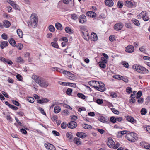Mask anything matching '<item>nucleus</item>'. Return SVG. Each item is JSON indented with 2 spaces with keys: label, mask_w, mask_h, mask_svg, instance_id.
Here are the masks:
<instances>
[{
  "label": "nucleus",
  "mask_w": 150,
  "mask_h": 150,
  "mask_svg": "<svg viewBox=\"0 0 150 150\" xmlns=\"http://www.w3.org/2000/svg\"><path fill=\"white\" fill-rule=\"evenodd\" d=\"M90 85H93L95 89L100 92H103L105 91L106 88L104 84L101 82H99L96 81H89Z\"/></svg>",
  "instance_id": "obj_1"
},
{
  "label": "nucleus",
  "mask_w": 150,
  "mask_h": 150,
  "mask_svg": "<svg viewBox=\"0 0 150 150\" xmlns=\"http://www.w3.org/2000/svg\"><path fill=\"white\" fill-rule=\"evenodd\" d=\"M32 78L41 87H46L48 86V83L43 78L36 75H33Z\"/></svg>",
  "instance_id": "obj_2"
},
{
  "label": "nucleus",
  "mask_w": 150,
  "mask_h": 150,
  "mask_svg": "<svg viewBox=\"0 0 150 150\" xmlns=\"http://www.w3.org/2000/svg\"><path fill=\"white\" fill-rule=\"evenodd\" d=\"M38 17L35 14H32L31 16V20L28 22L29 26L33 28L36 27L38 25Z\"/></svg>",
  "instance_id": "obj_3"
},
{
  "label": "nucleus",
  "mask_w": 150,
  "mask_h": 150,
  "mask_svg": "<svg viewBox=\"0 0 150 150\" xmlns=\"http://www.w3.org/2000/svg\"><path fill=\"white\" fill-rule=\"evenodd\" d=\"M132 68L137 72L141 74L147 73L148 72L147 69L139 65H134L132 66Z\"/></svg>",
  "instance_id": "obj_4"
},
{
  "label": "nucleus",
  "mask_w": 150,
  "mask_h": 150,
  "mask_svg": "<svg viewBox=\"0 0 150 150\" xmlns=\"http://www.w3.org/2000/svg\"><path fill=\"white\" fill-rule=\"evenodd\" d=\"M108 57H101V61L98 62V64L100 67L103 69L106 68V64L108 62L107 59Z\"/></svg>",
  "instance_id": "obj_5"
},
{
  "label": "nucleus",
  "mask_w": 150,
  "mask_h": 150,
  "mask_svg": "<svg viewBox=\"0 0 150 150\" xmlns=\"http://www.w3.org/2000/svg\"><path fill=\"white\" fill-rule=\"evenodd\" d=\"M77 125V123L74 121H72L69 122L67 125L68 128H75Z\"/></svg>",
  "instance_id": "obj_6"
},
{
  "label": "nucleus",
  "mask_w": 150,
  "mask_h": 150,
  "mask_svg": "<svg viewBox=\"0 0 150 150\" xmlns=\"http://www.w3.org/2000/svg\"><path fill=\"white\" fill-rule=\"evenodd\" d=\"M123 26V24L121 22H119L114 25V28L115 30L118 31L121 30Z\"/></svg>",
  "instance_id": "obj_7"
},
{
  "label": "nucleus",
  "mask_w": 150,
  "mask_h": 150,
  "mask_svg": "<svg viewBox=\"0 0 150 150\" xmlns=\"http://www.w3.org/2000/svg\"><path fill=\"white\" fill-rule=\"evenodd\" d=\"M125 50L127 52L132 53L134 51V48L133 45H129L125 48Z\"/></svg>",
  "instance_id": "obj_8"
},
{
  "label": "nucleus",
  "mask_w": 150,
  "mask_h": 150,
  "mask_svg": "<svg viewBox=\"0 0 150 150\" xmlns=\"http://www.w3.org/2000/svg\"><path fill=\"white\" fill-rule=\"evenodd\" d=\"M45 147L49 150H55L56 148L52 144L47 142L44 145Z\"/></svg>",
  "instance_id": "obj_9"
},
{
  "label": "nucleus",
  "mask_w": 150,
  "mask_h": 150,
  "mask_svg": "<svg viewBox=\"0 0 150 150\" xmlns=\"http://www.w3.org/2000/svg\"><path fill=\"white\" fill-rule=\"evenodd\" d=\"M115 143L111 138L109 137L108 138L107 144L110 148H113Z\"/></svg>",
  "instance_id": "obj_10"
},
{
  "label": "nucleus",
  "mask_w": 150,
  "mask_h": 150,
  "mask_svg": "<svg viewBox=\"0 0 150 150\" xmlns=\"http://www.w3.org/2000/svg\"><path fill=\"white\" fill-rule=\"evenodd\" d=\"M86 21V16L84 14L80 15L79 18V22L82 24L84 23Z\"/></svg>",
  "instance_id": "obj_11"
},
{
  "label": "nucleus",
  "mask_w": 150,
  "mask_h": 150,
  "mask_svg": "<svg viewBox=\"0 0 150 150\" xmlns=\"http://www.w3.org/2000/svg\"><path fill=\"white\" fill-rule=\"evenodd\" d=\"M86 14L88 17L94 18L96 16V14L92 11H88L86 12Z\"/></svg>",
  "instance_id": "obj_12"
},
{
  "label": "nucleus",
  "mask_w": 150,
  "mask_h": 150,
  "mask_svg": "<svg viewBox=\"0 0 150 150\" xmlns=\"http://www.w3.org/2000/svg\"><path fill=\"white\" fill-rule=\"evenodd\" d=\"M0 60L4 62H6L9 65H11L13 64L11 60L6 59L3 57H1L0 58Z\"/></svg>",
  "instance_id": "obj_13"
},
{
  "label": "nucleus",
  "mask_w": 150,
  "mask_h": 150,
  "mask_svg": "<svg viewBox=\"0 0 150 150\" xmlns=\"http://www.w3.org/2000/svg\"><path fill=\"white\" fill-rule=\"evenodd\" d=\"M76 135L79 138L83 139L87 136L86 134L81 132H78L76 134Z\"/></svg>",
  "instance_id": "obj_14"
},
{
  "label": "nucleus",
  "mask_w": 150,
  "mask_h": 150,
  "mask_svg": "<svg viewBox=\"0 0 150 150\" xmlns=\"http://www.w3.org/2000/svg\"><path fill=\"white\" fill-rule=\"evenodd\" d=\"M82 33L83 38L87 41L89 39V37L88 30H87L86 31L84 32L83 33Z\"/></svg>",
  "instance_id": "obj_15"
},
{
  "label": "nucleus",
  "mask_w": 150,
  "mask_h": 150,
  "mask_svg": "<svg viewBox=\"0 0 150 150\" xmlns=\"http://www.w3.org/2000/svg\"><path fill=\"white\" fill-rule=\"evenodd\" d=\"M5 104L13 110H17L18 109V108L9 104L8 101H6L5 102Z\"/></svg>",
  "instance_id": "obj_16"
},
{
  "label": "nucleus",
  "mask_w": 150,
  "mask_h": 150,
  "mask_svg": "<svg viewBox=\"0 0 150 150\" xmlns=\"http://www.w3.org/2000/svg\"><path fill=\"white\" fill-rule=\"evenodd\" d=\"M126 119L128 121L134 124L136 123V120L134 119L132 116H128L126 117Z\"/></svg>",
  "instance_id": "obj_17"
},
{
  "label": "nucleus",
  "mask_w": 150,
  "mask_h": 150,
  "mask_svg": "<svg viewBox=\"0 0 150 150\" xmlns=\"http://www.w3.org/2000/svg\"><path fill=\"white\" fill-rule=\"evenodd\" d=\"M62 73L70 77L71 78V79H73L74 78V76H72V75L74 76V75L68 71L65 70L63 71H62Z\"/></svg>",
  "instance_id": "obj_18"
},
{
  "label": "nucleus",
  "mask_w": 150,
  "mask_h": 150,
  "mask_svg": "<svg viewBox=\"0 0 150 150\" xmlns=\"http://www.w3.org/2000/svg\"><path fill=\"white\" fill-rule=\"evenodd\" d=\"M73 142L74 143L77 145H80L82 143L81 142V139L77 137H75L74 138Z\"/></svg>",
  "instance_id": "obj_19"
},
{
  "label": "nucleus",
  "mask_w": 150,
  "mask_h": 150,
  "mask_svg": "<svg viewBox=\"0 0 150 150\" xmlns=\"http://www.w3.org/2000/svg\"><path fill=\"white\" fill-rule=\"evenodd\" d=\"M105 5L108 6H112L113 5V2L112 0H105Z\"/></svg>",
  "instance_id": "obj_20"
},
{
  "label": "nucleus",
  "mask_w": 150,
  "mask_h": 150,
  "mask_svg": "<svg viewBox=\"0 0 150 150\" xmlns=\"http://www.w3.org/2000/svg\"><path fill=\"white\" fill-rule=\"evenodd\" d=\"M125 137L128 140L130 141L134 142V139L132 137L130 133H128V132L126 135Z\"/></svg>",
  "instance_id": "obj_21"
},
{
  "label": "nucleus",
  "mask_w": 150,
  "mask_h": 150,
  "mask_svg": "<svg viewBox=\"0 0 150 150\" xmlns=\"http://www.w3.org/2000/svg\"><path fill=\"white\" fill-rule=\"evenodd\" d=\"M16 61L18 64H22L24 63V60L21 57H17Z\"/></svg>",
  "instance_id": "obj_22"
},
{
  "label": "nucleus",
  "mask_w": 150,
  "mask_h": 150,
  "mask_svg": "<svg viewBox=\"0 0 150 150\" xmlns=\"http://www.w3.org/2000/svg\"><path fill=\"white\" fill-rule=\"evenodd\" d=\"M8 45V43L6 41H4L2 42L0 45L1 48L3 49L5 47L7 46Z\"/></svg>",
  "instance_id": "obj_23"
},
{
  "label": "nucleus",
  "mask_w": 150,
  "mask_h": 150,
  "mask_svg": "<svg viewBox=\"0 0 150 150\" xmlns=\"http://www.w3.org/2000/svg\"><path fill=\"white\" fill-rule=\"evenodd\" d=\"M3 23L4 26L6 28L9 27L11 25L10 22L6 20H4Z\"/></svg>",
  "instance_id": "obj_24"
},
{
  "label": "nucleus",
  "mask_w": 150,
  "mask_h": 150,
  "mask_svg": "<svg viewBox=\"0 0 150 150\" xmlns=\"http://www.w3.org/2000/svg\"><path fill=\"white\" fill-rule=\"evenodd\" d=\"M55 27L56 29L59 30H61L62 29V25L59 23H56L55 24Z\"/></svg>",
  "instance_id": "obj_25"
},
{
  "label": "nucleus",
  "mask_w": 150,
  "mask_h": 150,
  "mask_svg": "<svg viewBox=\"0 0 150 150\" xmlns=\"http://www.w3.org/2000/svg\"><path fill=\"white\" fill-rule=\"evenodd\" d=\"M65 30L66 32L70 34L73 33V31L71 30V28L69 27H67L65 28Z\"/></svg>",
  "instance_id": "obj_26"
},
{
  "label": "nucleus",
  "mask_w": 150,
  "mask_h": 150,
  "mask_svg": "<svg viewBox=\"0 0 150 150\" xmlns=\"http://www.w3.org/2000/svg\"><path fill=\"white\" fill-rule=\"evenodd\" d=\"M66 137L68 138L70 141H71L73 139L72 133L71 132H67L66 134Z\"/></svg>",
  "instance_id": "obj_27"
},
{
  "label": "nucleus",
  "mask_w": 150,
  "mask_h": 150,
  "mask_svg": "<svg viewBox=\"0 0 150 150\" xmlns=\"http://www.w3.org/2000/svg\"><path fill=\"white\" fill-rule=\"evenodd\" d=\"M8 41L9 43L12 46L15 47L16 46V43L13 39H10Z\"/></svg>",
  "instance_id": "obj_28"
},
{
  "label": "nucleus",
  "mask_w": 150,
  "mask_h": 150,
  "mask_svg": "<svg viewBox=\"0 0 150 150\" xmlns=\"http://www.w3.org/2000/svg\"><path fill=\"white\" fill-rule=\"evenodd\" d=\"M17 33L18 36L20 38H22L23 34L22 31L20 29H18L17 30Z\"/></svg>",
  "instance_id": "obj_29"
},
{
  "label": "nucleus",
  "mask_w": 150,
  "mask_h": 150,
  "mask_svg": "<svg viewBox=\"0 0 150 150\" xmlns=\"http://www.w3.org/2000/svg\"><path fill=\"white\" fill-rule=\"evenodd\" d=\"M79 31L81 32L82 33H83V32L86 31L87 30L86 27L83 26H80L79 27Z\"/></svg>",
  "instance_id": "obj_30"
},
{
  "label": "nucleus",
  "mask_w": 150,
  "mask_h": 150,
  "mask_svg": "<svg viewBox=\"0 0 150 150\" xmlns=\"http://www.w3.org/2000/svg\"><path fill=\"white\" fill-rule=\"evenodd\" d=\"M94 101L96 102L99 105H101L103 103V100L101 99L98 98L97 99H93Z\"/></svg>",
  "instance_id": "obj_31"
},
{
  "label": "nucleus",
  "mask_w": 150,
  "mask_h": 150,
  "mask_svg": "<svg viewBox=\"0 0 150 150\" xmlns=\"http://www.w3.org/2000/svg\"><path fill=\"white\" fill-rule=\"evenodd\" d=\"M61 110L60 107L58 106H57L54 107V111L55 113H58Z\"/></svg>",
  "instance_id": "obj_32"
},
{
  "label": "nucleus",
  "mask_w": 150,
  "mask_h": 150,
  "mask_svg": "<svg viewBox=\"0 0 150 150\" xmlns=\"http://www.w3.org/2000/svg\"><path fill=\"white\" fill-rule=\"evenodd\" d=\"M140 146L146 149L148 147V145H146V142H142L140 143Z\"/></svg>",
  "instance_id": "obj_33"
},
{
  "label": "nucleus",
  "mask_w": 150,
  "mask_h": 150,
  "mask_svg": "<svg viewBox=\"0 0 150 150\" xmlns=\"http://www.w3.org/2000/svg\"><path fill=\"white\" fill-rule=\"evenodd\" d=\"M77 96L79 98L82 99L84 100L85 99V96L82 93H77Z\"/></svg>",
  "instance_id": "obj_34"
},
{
  "label": "nucleus",
  "mask_w": 150,
  "mask_h": 150,
  "mask_svg": "<svg viewBox=\"0 0 150 150\" xmlns=\"http://www.w3.org/2000/svg\"><path fill=\"white\" fill-rule=\"evenodd\" d=\"M131 21L134 24L137 26H138L140 25L139 21L137 19H132Z\"/></svg>",
  "instance_id": "obj_35"
},
{
  "label": "nucleus",
  "mask_w": 150,
  "mask_h": 150,
  "mask_svg": "<svg viewBox=\"0 0 150 150\" xmlns=\"http://www.w3.org/2000/svg\"><path fill=\"white\" fill-rule=\"evenodd\" d=\"M125 5L129 7H131L132 6V3L130 1H126L125 2Z\"/></svg>",
  "instance_id": "obj_36"
},
{
  "label": "nucleus",
  "mask_w": 150,
  "mask_h": 150,
  "mask_svg": "<svg viewBox=\"0 0 150 150\" xmlns=\"http://www.w3.org/2000/svg\"><path fill=\"white\" fill-rule=\"evenodd\" d=\"M147 111L146 109L143 108L141 109L140 111V113L142 115H144L146 114Z\"/></svg>",
  "instance_id": "obj_37"
},
{
  "label": "nucleus",
  "mask_w": 150,
  "mask_h": 150,
  "mask_svg": "<svg viewBox=\"0 0 150 150\" xmlns=\"http://www.w3.org/2000/svg\"><path fill=\"white\" fill-rule=\"evenodd\" d=\"M71 18L74 20H76L78 19V17L77 15L75 13H74L71 14Z\"/></svg>",
  "instance_id": "obj_38"
},
{
  "label": "nucleus",
  "mask_w": 150,
  "mask_h": 150,
  "mask_svg": "<svg viewBox=\"0 0 150 150\" xmlns=\"http://www.w3.org/2000/svg\"><path fill=\"white\" fill-rule=\"evenodd\" d=\"M116 118L114 116H112L110 118V122L113 123H115L116 122Z\"/></svg>",
  "instance_id": "obj_39"
},
{
  "label": "nucleus",
  "mask_w": 150,
  "mask_h": 150,
  "mask_svg": "<svg viewBox=\"0 0 150 150\" xmlns=\"http://www.w3.org/2000/svg\"><path fill=\"white\" fill-rule=\"evenodd\" d=\"M27 100L30 103H33L34 102V99L33 97H29L27 98Z\"/></svg>",
  "instance_id": "obj_40"
},
{
  "label": "nucleus",
  "mask_w": 150,
  "mask_h": 150,
  "mask_svg": "<svg viewBox=\"0 0 150 150\" xmlns=\"http://www.w3.org/2000/svg\"><path fill=\"white\" fill-rule=\"evenodd\" d=\"M49 30L52 32H53L54 31L55 28L52 25H50L49 26Z\"/></svg>",
  "instance_id": "obj_41"
},
{
  "label": "nucleus",
  "mask_w": 150,
  "mask_h": 150,
  "mask_svg": "<svg viewBox=\"0 0 150 150\" xmlns=\"http://www.w3.org/2000/svg\"><path fill=\"white\" fill-rule=\"evenodd\" d=\"M91 35H93V40L96 41L97 40L98 37L96 34L93 32L91 33Z\"/></svg>",
  "instance_id": "obj_42"
},
{
  "label": "nucleus",
  "mask_w": 150,
  "mask_h": 150,
  "mask_svg": "<svg viewBox=\"0 0 150 150\" xmlns=\"http://www.w3.org/2000/svg\"><path fill=\"white\" fill-rule=\"evenodd\" d=\"M51 45L52 46H53L54 47L56 48H59V46L58 44L56 43L52 42L51 43Z\"/></svg>",
  "instance_id": "obj_43"
},
{
  "label": "nucleus",
  "mask_w": 150,
  "mask_h": 150,
  "mask_svg": "<svg viewBox=\"0 0 150 150\" xmlns=\"http://www.w3.org/2000/svg\"><path fill=\"white\" fill-rule=\"evenodd\" d=\"M16 47L18 49L21 50L23 48V46L22 44L19 43L16 45Z\"/></svg>",
  "instance_id": "obj_44"
},
{
  "label": "nucleus",
  "mask_w": 150,
  "mask_h": 150,
  "mask_svg": "<svg viewBox=\"0 0 150 150\" xmlns=\"http://www.w3.org/2000/svg\"><path fill=\"white\" fill-rule=\"evenodd\" d=\"M67 86L74 87L75 88L76 86V85L75 83H72L69 82H67Z\"/></svg>",
  "instance_id": "obj_45"
},
{
  "label": "nucleus",
  "mask_w": 150,
  "mask_h": 150,
  "mask_svg": "<svg viewBox=\"0 0 150 150\" xmlns=\"http://www.w3.org/2000/svg\"><path fill=\"white\" fill-rule=\"evenodd\" d=\"M38 110L40 111L41 113L44 115H46V114L45 112L44 111V109L42 108L39 107L38 108Z\"/></svg>",
  "instance_id": "obj_46"
},
{
  "label": "nucleus",
  "mask_w": 150,
  "mask_h": 150,
  "mask_svg": "<svg viewBox=\"0 0 150 150\" xmlns=\"http://www.w3.org/2000/svg\"><path fill=\"white\" fill-rule=\"evenodd\" d=\"M126 91L128 94H130L132 91V88L129 87H127L126 88Z\"/></svg>",
  "instance_id": "obj_47"
},
{
  "label": "nucleus",
  "mask_w": 150,
  "mask_h": 150,
  "mask_svg": "<svg viewBox=\"0 0 150 150\" xmlns=\"http://www.w3.org/2000/svg\"><path fill=\"white\" fill-rule=\"evenodd\" d=\"M16 77L18 80L20 81H22L23 77L22 76L19 74H18L16 76Z\"/></svg>",
  "instance_id": "obj_48"
},
{
  "label": "nucleus",
  "mask_w": 150,
  "mask_h": 150,
  "mask_svg": "<svg viewBox=\"0 0 150 150\" xmlns=\"http://www.w3.org/2000/svg\"><path fill=\"white\" fill-rule=\"evenodd\" d=\"M72 91V90L70 88H68L66 91V93L68 95H71Z\"/></svg>",
  "instance_id": "obj_49"
},
{
  "label": "nucleus",
  "mask_w": 150,
  "mask_h": 150,
  "mask_svg": "<svg viewBox=\"0 0 150 150\" xmlns=\"http://www.w3.org/2000/svg\"><path fill=\"white\" fill-rule=\"evenodd\" d=\"M117 5L119 8H121L123 6V4L121 1H119L117 2Z\"/></svg>",
  "instance_id": "obj_50"
},
{
  "label": "nucleus",
  "mask_w": 150,
  "mask_h": 150,
  "mask_svg": "<svg viewBox=\"0 0 150 150\" xmlns=\"http://www.w3.org/2000/svg\"><path fill=\"white\" fill-rule=\"evenodd\" d=\"M83 128L85 129H91L92 128V126L88 124H85Z\"/></svg>",
  "instance_id": "obj_51"
},
{
  "label": "nucleus",
  "mask_w": 150,
  "mask_h": 150,
  "mask_svg": "<svg viewBox=\"0 0 150 150\" xmlns=\"http://www.w3.org/2000/svg\"><path fill=\"white\" fill-rule=\"evenodd\" d=\"M110 96L112 98H116L117 97L116 93L115 92H112L110 94Z\"/></svg>",
  "instance_id": "obj_52"
},
{
  "label": "nucleus",
  "mask_w": 150,
  "mask_h": 150,
  "mask_svg": "<svg viewBox=\"0 0 150 150\" xmlns=\"http://www.w3.org/2000/svg\"><path fill=\"white\" fill-rule=\"evenodd\" d=\"M122 76L118 75H115L113 76V78L117 79H121Z\"/></svg>",
  "instance_id": "obj_53"
},
{
  "label": "nucleus",
  "mask_w": 150,
  "mask_h": 150,
  "mask_svg": "<svg viewBox=\"0 0 150 150\" xmlns=\"http://www.w3.org/2000/svg\"><path fill=\"white\" fill-rule=\"evenodd\" d=\"M12 102L14 105L17 106H18L20 105V104L16 100H12Z\"/></svg>",
  "instance_id": "obj_54"
},
{
  "label": "nucleus",
  "mask_w": 150,
  "mask_h": 150,
  "mask_svg": "<svg viewBox=\"0 0 150 150\" xmlns=\"http://www.w3.org/2000/svg\"><path fill=\"white\" fill-rule=\"evenodd\" d=\"M130 134L132 138H133V139H134L137 137V134L136 133L134 132H130Z\"/></svg>",
  "instance_id": "obj_55"
},
{
  "label": "nucleus",
  "mask_w": 150,
  "mask_h": 150,
  "mask_svg": "<svg viewBox=\"0 0 150 150\" xmlns=\"http://www.w3.org/2000/svg\"><path fill=\"white\" fill-rule=\"evenodd\" d=\"M58 117L56 115H53L52 116V117H51V120L52 121H56V120H57V119Z\"/></svg>",
  "instance_id": "obj_56"
},
{
  "label": "nucleus",
  "mask_w": 150,
  "mask_h": 150,
  "mask_svg": "<svg viewBox=\"0 0 150 150\" xmlns=\"http://www.w3.org/2000/svg\"><path fill=\"white\" fill-rule=\"evenodd\" d=\"M131 98L129 100V102L133 103H135L136 102V100L134 99L135 97H131Z\"/></svg>",
  "instance_id": "obj_57"
},
{
  "label": "nucleus",
  "mask_w": 150,
  "mask_h": 150,
  "mask_svg": "<svg viewBox=\"0 0 150 150\" xmlns=\"http://www.w3.org/2000/svg\"><path fill=\"white\" fill-rule=\"evenodd\" d=\"M112 110L113 112L116 114L118 115L119 113V112L114 108H112Z\"/></svg>",
  "instance_id": "obj_58"
},
{
  "label": "nucleus",
  "mask_w": 150,
  "mask_h": 150,
  "mask_svg": "<svg viewBox=\"0 0 150 150\" xmlns=\"http://www.w3.org/2000/svg\"><path fill=\"white\" fill-rule=\"evenodd\" d=\"M121 80H122L123 81L126 83H127L129 81L127 77L123 76H122Z\"/></svg>",
  "instance_id": "obj_59"
},
{
  "label": "nucleus",
  "mask_w": 150,
  "mask_h": 150,
  "mask_svg": "<svg viewBox=\"0 0 150 150\" xmlns=\"http://www.w3.org/2000/svg\"><path fill=\"white\" fill-rule=\"evenodd\" d=\"M52 133L55 136H59L60 135L59 133L56 130H53Z\"/></svg>",
  "instance_id": "obj_60"
},
{
  "label": "nucleus",
  "mask_w": 150,
  "mask_h": 150,
  "mask_svg": "<svg viewBox=\"0 0 150 150\" xmlns=\"http://www.w3.org/2000/svg\"><path fill=\"white\" fill-rule=\"evenodd\" d=\"M1 37L3 39L6 40L7 39V35L5 33H3L1 35Z\"/></svg>",
  "instance_id": "obj_61"
},
{
  "label": "nucleus",
  "mask_w": 150,
  "mask_h": 150,
  "mask_svg": "<svg viewBox=\"0 0 150 150\" xmlns=\"http://www.w3.org/2000/svg\"><path fill=\"white\" fill-rule=\"evenodd\" d=\"M67 125L64 122L62 123L61 125V127L62 129H65L66 128Z\"/></svg>",
  "instance_id": "obj_62"
},
{
  "label": "nucleus",
  "mask_w": 150,
  "mask_h": 150,
  "mask_svg": "<svg viewBox=\"0 0 150 150\" xmlns=\"http://www.w3.org/2000/svg\"><path fill=\"white\" fill-rule=\"evenodd\" d=\"M125 26L128 28H132V26L131 24L130 23H127L125 24Z\"/></svg>",
  "instance_id": "obj_63"
},
{
  "label": "nucleus",
  "mask_w": 150,
  "mask_h": 150,
  "mask_svg": "<svg viewBox=\"0 0 150 150\" xmlns=\"http://www.w3.org/2000/svg\"><path fill=\"white\" fill-rule=\"evenodd\" d=\"M122 132H121L120 131H119L117 132V137L118 138H120L122 136Z\"/></svg>",
  "instance_id": "obj_64"
}]
</instances>
